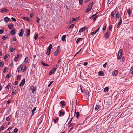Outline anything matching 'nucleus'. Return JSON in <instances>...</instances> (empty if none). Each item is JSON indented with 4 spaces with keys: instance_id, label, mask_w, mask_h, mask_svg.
Listing matches in <instances>:
<instances>
[{
    "instance_id": "nucleus-22",
    "label": "nucleus",
    "mask_w": 133,
    "mask_h": 133,
    "mask_svg": "<svg viewBox=\"0 0 133 133\" xmlns=\"http://www.w3.org/2000/svg\"><path fill=\"white\" fill-rule=\"evenodd\" d=\"M4 20L5 21L7 22L9 21L10 19L8 18L7 17H6L4 18Z\"/></svg>"
},
{
    "instance_id": "nucleus-49",
    "label": "nucleus",
    "mask_w": 133,
    "mask_h": 133,
    "mask_svg": "<svg viewBox=\"0 0 133 133\" xmlns=\"http://www.w3.org/2000/svg\"><path fill=\"white\" fill-rule=\"evenodd\" d=\"M21 77V75H18L17 77V80H18L20 79Z\"/></svg>"
},
{
    "instance_id": "nucleus-35",
    "label": "nucleus",
    "mask_w": 133,
    "mask_h": 133,
    "mask_svg": "<svg viewBox=\"0 0 133 133\" xmlns=\"http://www.w3.org/2000/svg\"><path fill=\"white\" fill-rule=\"evenodd\" d=\"M64 102H65L63 101H61L60 104H61V105L62 106H63L65 105Z\"/></svg>"
},
{
    "instance_id": "nucleus-20",
    "label": "nucleus",
    "mask_w": 133,
    "mask_h": 133,
    "mask_svg": "<svg viewBox=\"0 0 133 133\" xmlns=\"http://www.w3.org/2000/svg\"><path fill=\"white\" fill-rule=\"evenodd\" d=\"M8 38V36L7 35L3 36L2 37V39L4 40H5Z\"/></svg>"
},
{
    "instance_id": "nucleus-1",
    "label": "nucleus",
    "mask_w": 133,
    "mask_h": 133,
    "mask_svg": "<svg viewBox=\"0 0 133 133\" xmlns=\"http://www.w3.org/2000/svg\"><path fill=\"white\" fill-rule=\"evenodd\" d=\"M93 5V2H92L90 3L89 4V5L88 6V7L85 11L87 13L91 10Z\"/></svg>"
},
{
    "instance_id": "nucleus-42",
    "label": "nucleus",
    "mask_w": 133,
    "mask_h": 133,
    "mask_svg": "<svg viewBox=\"0 0 133 133\" xmlns=\"http://www.w3.org/2000/svg\"><path fill=\"white\" fill-rule=\"evenodd\" d=\"M28 61V57H26L25 59L24 62H25L26 63Z\"/></svg>"
},
{
    "instance_id": "nucleus-48",
    "label": "nucleus",
    "mask_w": 133,
    "mask_h": 133,
    "mask_svg": "<svg viewBox=\"0 0 133 133\" xmlns=\"http://www.w3.org/2000/svg\"><path fill=\"white\" fill-rule=\"evenodd\" d=\"M8 69V68L7 67H5L4 69L3 70V73H5L6 72V70Z\"/></svg>"
},
{
    "instance_id": "nucleus-16",
    "label": "nucleus",
    "mask_w": 133,
    "mask_h": 133,
    "mask_svg": "<svg viewBox=\"0 0 133 133\" xmlns=\"http://www.w3.org/2000/svg\"><path fill=\"white\" fill-rule=\"evenodd\" d=\"M22 65H21L19 67V68H18V72H21L22 70Z\"/></svg>"
},
{
    "instance_id": "nucleus-40",
    "label": "nucleus",
    "mask_w": 133,
    "mask_h": 133,
    "mask_svg": "<svg viewBox=\"0 0 133 133\" xmlns=\"http://www.w3.org/2000/svg\"><path fill=\"white\" fill-rule=\"evenodd\" d=\"M74 26V24H72L69 26V28H73Z\"/></svg>"
},
{
    "instance_id": "nucleus-37",
    "label": "nucleus",
    "mask_w": 133,
    "mask_h": 133,
    "mask_svg": "<svg viewBox=\"0 0 133 133\" xmlns=\"http://www.w3.org/2000/svg\"><path fill=\"white\" fill-rule=\"evenodd\" d=\"M9 56V55L8 54H6L4 56V58L5 59H6Z\"/></svg>"
},
{
    "instance_id": "nucleus-55",
    "label": "nucleus",
    "mask_w": 133,
    "mask_h": 133,
    "mask_svg": "<svg viewBox=\"0 0 133 133\" xmlns=\"http://www.w3.org/2000/svg\"><path fill=\"white\" fill-rule=\"evenodd\" d=\"M53 81H52L50 82V83H49V84H48V87H49L51 85V84L53 83Z\"/></svg>"
},
{
    "instance_id": "nucleus-8",
    "label": "nucleus",
    "mask_w": 133,
    "mask_h": 133,
    "mask_svg": "<svg viewBox=\"0 0 133 133\" xmlns=\"http://www.w3.org/2000/svg\"><path fill=\"white\" fill-rule=\"evenodd\" d=\"M87 28L86 27H83L82 28H81L79 31V33L82 32L84 31L86 29H87Z\"/></svg>"
},
{
    "instance_id": "nucleus-10",
    "label": "nucleus",
    "mask_w": 133,
    "mask_h": 133,
    "mask_svg": "<svg viewBox=\"0 0 133 133\" xmlns=\"http://www.w3.org/2000/svg\"><path fill=\"white\" fill-rule=\"evenodd\" d=\"M8 27L10 29H12L13 28V24L11 23L9 24L8 25Z\"/></svg>"
},
{
    "instance_id": "nucleus-19",
    "label": "nucleus",
    "mask_w": 133,
    "mask_h": 133,
    "mask_svg": "<svg viewBox=\"0 0 133 133\" xmlns=\"http://www.w3.org/2000/svg\"><path fill=\"white\" fill-rule=\"evenodd\" d=\"M59 112L60 114H59V116H63L64 115V113L61 111H60Z\"/></svg>"
},
{
    "instance_id": "nucleus-60",
    "label": "nucleus",
    "mask_w": 133,
    "mask_h": 133,
    "mask_svg": "<svg viewBox=\"0 0 133 133\" xmlns=\"http://www.w3.org/2000/svg\"><path fill=\"white\" fill-rule=\"evenodd\" d=\"M6 121L8 122V121H9L10 120V118L9 117H7L6 118Z\"/></svg>"
},
{
    "instance_id": "nucleus-56",
    "label": "nucleus",
    "mask_w": 133,
    "mask_h": 133,
    "mask_svg": "<svg viewBox=\"0 0 133 133\" xmlns=\"http://www.w3.org/2000/svg\"><path fill=\"white\" fill-rule=\"evenodd\" d=\"M107 63H105L103 65V66L104 68H106V65H107Z\"/></svg>"
},
{
    "instance_id": "nucleus-9",
    "label": "nucleus",
    "mask_w": 133,
    "mask_h": 133,
    "mask_svg": "<svg viewBox=\"0 0 133 133\" xmlns=\"http://www.w3.org/2000/svg\"><path fill=\"white\" fill-rule=\"evenodd\" d=\"M97 12H96L95 14H94L91 17V18H92V17H94V16H95L93 18V20L94 21L96 20V18L97 17V15L96 16V15L97 14Z\"/></svg>"
},
{
    "instance_id": "nucleus-54",
    "label": "nucleus",
    "mask_w": 133,
    "mask_h": 133,
    "mask_svg": "<svg viewBox=\"0 0 133 133\" xmlns=\"http://www.w3.org/2000/svg\"><path fill=\"white\" fill-rule=\"evenodd\" d=\"M79 3L81 4H82L83 3V0H79Z\"/></svg>"
},
{
    "instance_id": "nucleus-45",
    "label": "nucleus",
    "mask_w": 133,
    "mask_h": 133,
    "mask_svg": "<svg viewBox=\"0 0 133 133\" xmlns=\"http://www.w3.org/2000/svg\"><path fill=\"white\" fill-rule=\"evenodd\" d=\"M23 19H25V20H26L27 21H29V18L27 17H23Z\"/></svg>"
},
{
    "instance_id": "nucleus-21",
    "label": "nucleus",
    "mask_w": 133,
    "mask_h": 133,
    "mask_svg": "<svg viewBox=\"0 0 133 133\" xmlns=\"http://www.w3.org/2000/svg\"><path fill=\"white\" fill-rule=\"evenodd\" d=\"M7 9L5 8H3L1 10V12L2 13H3L7 11Z\"/></svg>"
},
{
    "instance_id": "nucleus-39",
    "label": "nucleus",
    "mask_w": 133,
    "mask_h": 133,
    "mask_svg": "<svg viewBox=\"0 0 133 133\" xmlns=\"http://www.w3.org/2000/svg\"><path fill=\"white\" fill-rule=\"evenodd\" d=\"M76 115H76V117L77 118H78L79 117V112H77L76 113Z\"/></svg>"
},
{
    "instance_id": "nucleus-2",
    "label": "nucleus",
    "mask_w": 133,
    "mask_h": 133,
    "mask_svg": "<svg viewBox=\"0 0 133 133\" xmlns=\"http://www.w3.org/2000/svg\"><path fill=\"white\" fill-rule=\"evenodd\" d=\"M122 51V49H121L119 51L117 55V59L118 60L120 59L121 58Z\"/></svg>"
},
{
    "instance_id": "nucleus-34",
    "label": "nucleus",
    "mask_w": 133,
    "mask_h": 133,
    "mask_svg": "<svg viewBox=\"0 0 133 133\" xmlns=\"http://www.w3.org/2000/svg\"><path fill=\"white\" fill-rule=\"evenodd\" d=\"M41 64L43 65L44 66H49V65L48 64L46 63H44L43 61H42L41 62Z\"/></svg>"
},
{
    "instance_id": "nucleus-7",
    "label": "nucleus",
    "mask_w": 133,
    "mask_h": 133,
    "mask_svg": "<svg viewBox=\"0 0 133 133\" xmlns=\"http://www.w3.org/2000/svg\"><path fill=\"white\" fill-rule=\"evenodd\" d=\"M56 69L53 68L50 71V72L49 73V75H52L54 72L56 70Z\"/></svg>"
},
{
    "instance_id": "nucleus-47",
    "label": "nucleus",
    "mask_w": 133,
    "mask_h": 133,
    "mask_svg": "<svg viewBox=\"0 0 133 133\" xmlns=\"http://www.w3.org/2000/svg\"><path fill=\"white\" fill-rule=\"evenodd\" d=\"M11 102V100L10 99L8 100L7 101V103L8 104H9Z\"/></svg>"
},
{
    "instance_id": "nucleus-64",
    "label": "nucleus",
    "mask_w": 133,
    "mask_h": 133,
    "mask_svg": "<svg viewBox=\"0 0 133 133\" xmlns=\"http://www.w3.org/2000/svg\"><path fill=\"white\" fill-rule=\"evenodd\" d=\"M12 40L13 41H16V38H15V37H13L12 38Z\"/></svg>"
},
{
    "instance_id": "nucleus-41",
    "label": "nucleus",
    "mask_w": 133,
    "mask_h": 133,
    "mask_svg": "<svg viewBox=\"0 0 133 133\" xmlns=\"http://www.w3.org/2000/svg\"><path fill=\"white\" fill-rule=\"evenodd\" d=\"M11 76V74H8L7 76L6 77L8 78H10Z\"/></svg>"
},
{
    "instance_id": "nucleus-14",
    "label": "nucleus",
    "mask_w": 133,
    "mask_h": 133,
    "mask_svg": "<svg viewBox=\"0 0 133 133\" xmlns=\"http://www.w3.org/2000/svg\"><path fill=\"white\" fill-rule=\"evenodd\" d=\"M127 12L129 15V17H130V16L131 15V11L130 9H128L127 10Z\"/></svg>"
},
{
    "instance_id": "nucleus-58",
    "label": "nucleus",
    "mask_w": 133,
    "mask_h": 133,
    "mask_svg": "<svg viewBox=\"0 0 133 133\" xmlns=\"http://www.w3.org/2000/svg\"><path fill=\"white\" fill-rule=\"evenodd\" d=\"M11 19L12 21H13L14 22H16V20L15 18L13 17H11Z\"/></svg>"
},
{
    "instance_id": "nucleus-36",
    "label": "nucleus",
    "mask_w": 133,
    "mask_h": 133,
    "mask_svg": "<svg viewBox=\"0 0 133 133\" xmlns=\"http://www.w3.org/2000/svg\"><path fill=\"white\" fill-rule=\"evenodd\" d=\"M50 50H48L47 49V52H46V55H49L50 53Z\"/></svg>"
},
{
    "instance_id": "nucleus-44",
    "label": "nucleus",
    "mask_w": 133,
    "mask_h": 133,
    "mask_svg": "<svg viewBox=\"0 0 133 133\" xmlns=\"http://www.w3.org/2000/svg\"><path fill=\"white\" fill-rule=\"evenodd\" d=\"M75 21V18H73L72 19H71L70 20V23H72L73 21Z\"/></svg>"
},
{
    "instance_id": "nucleus-13",
    "label": "nucleus",
    "mask_w": 133,
    "mask_h": 133,
    "mask_svg": "<svg viewBox=\"0 0 133 133\" xmlns=\"http://www.w3.org/2000/svg\"><path fill=\"white\" fill-rule=\"evenodd\" d=\"M109 33L108 31H107L106 32V34L105 35V37L106 39H107L109 37Z\"/></svg>"
},
{
    "instance_id": "nucleus-50",
    "label": "nucleus",
    "mask_w": 133,
    "mask_h": 133,
    "mask_svg": "<svg viewBox=\"0 0 133 133\" xmlns=\"http://www.w3.org/2000/svg\"><path fill=\"white\" fill-rule=\"evenodd\" d=\"M4 129V127L3 126H2L0 127V130H3Z\"/></svg>"
},
{
    "instance_id": "nucleus-25",
    "label": "nucleus",
    "mask_w": 133,
    "mask_h": 133,
    "mask_svg": "<svg viewBox=\"0 0 133 133\" xmlns=\"http://www.w3.org/2000/svg\"><path fill=\"white\" fill-rule=\"evenodd\" d=\"M111 19H112L113 17H114V15H115L114 12L113 11H112L111 13Z\"/></svg>"
},
{
    "instance_id": "nucleus-29",
    "label": "nucleus",
    "mask_w": 133,
    "mask_h": 133,
    "mask_svg": "<svg viewBox=\"0 0 133 133\" xmlns=\"http://www.w3.org/2000/svg\"><path fill=\"white\" fill-rule=\"evenodd\" d=\"M83 39L81 38H79L77 39L76 41V43H78L79 42L81 41Z\"/></svg>"
},
{
    "instance_id": "nucleus-33",
    "label": "nucleus",
    "mask_w": 133,
    "mask_h": 133,
    "mask_svg": "<svg viewBox=\"0 0 133 133\" xmlns=\"http://www.w3.org/2000/svg\"><path fill=\"white\" fill-rule=\"evenodd\" d=\"M52 48V45L50 44L48 47L47 49L48 50H51V49Z\"/></svg>"
},
{
    "instance_id": "nucleus-61",
    "label": "nucleus",
    "mask_w": 133,
    "mask_h": 133,
    "mask_svg": "<svg viewBox=\"0 0 133 133\" xmlns=\"http://www.w3.org/2000/svg\"><path fill=\"white\" fill-rule=\"evenodd\" d=\"M36 107H35L32 110V112H34L36 110Z\"/></svg>"
},
{
    "instance_id": "nucleus-32",
    "label": "nucleus",
    "mask_w": 133,
    "mask_h": 133,
    "mask_svg": "<svg viewBox=\"0 0 133 133\" xmlns=\"http://www.w3.org/2000/svg\"><path fill=\"white\" fill-rule=\"evenodd\" d=\"M99 75L101 76H103L104 75L103 72L102 71H100L98 72Z\"/></svg>"
},
{
    "instance_id": "nucleus-28",
    "label": "nucleus",
    "mask_w": 133,
    "mask_h": 133,
    "mask_svg": "<svg viewBox=\"0 0 133 133\" xmlns=\"http://www.w3.org/2000/svg\"><path fill=\"white\" fill-rule=\"evenodd\" d=\"M66 35H63L62 37V40L63 41H65V38L66 37Z\"/></svg>"
},
{
    "instance_id": "nucleus-17",
    "label": "nucleus",
    "mask_w": 133,
    "mask_h": 133,
    "mask_svg": "<svg viewBox=\"0 0 133 133\" xmlns=\"http://www.w3.org/2000/svg\"><path fill=\"white\" fill-rule=\"evenodd\" d=\"M59 52V50L58 49H57L56 51L54 53V55L55 56H56L58 54V53Z\"/></svg>"
},
{
    "instance_id": "nucleus-23",
    "label": "nucleus",
    "mask_w": 133,
    "mask_h": 133,
    "mask_svg": "<svg viewBox=\"0 0 133 133\" xmlns=\"http://www.w3.org/2000/svg\"><path fill=\"white\" fill-rule=\"evenodd\" d=\"M108 91V87L105 88L104 89V92H107Z\"/></svg>"
},
{
    "instance_id": "nucleus-53",
    "label": "nucleus",
    "mask_w": 133,
    "mask_h": 133,
    "mask_svg": "<svg viewBox=\"0 0 133 133\" xmlns=\"http://www.w3.org/2000/svg\"><path fill=\"white\" fill-rule=\"evenodd\" d=\"M14 131L15 133H16L18 131V129H17L16 128L14 130Z\"/></svg>"
},
{
    "instance_id": "nucleus-15",
    "label": "nucleus",
    "mask_w": 133,
    "mask_h": 133,
    "mask_svg": "<svg viewBox=\"0 0 133 133\" xmlns=\"http://www.w3.org/2000/svg\"><path fill=\"white\" fill-rule=\"evenodd\" d=\"M80 89L81 90V92L82 93H85L87 95H88L89 92L88 91H87L86 90H84L83 91H82V90L81 88H80Z\"/></svg>"
},
{
    "instance_id": "nucleus-30",
    "label": "nucleus",
    "mask_w": 133,
    "mask_h": 133,
    "mask_svg": "<svg viewBox=\"0 0 133 133\" xmlns=\"http://www.w3.org/2000/svg\"><path fill=\"white\" fill-rule=\"evenodd\" d=\"M122 21H119V22L118 23V24L117 25V28H118L120 25H121V24H122Z\"/></svg>"
},
{
    "instance_id": "nucleus-24",
    "label": "nucleus",
    "mask_w": 133,
    "mask_h": 133,
    "mask_svg": "<svg viewBox=\"0 0 133 133\" xmlns=\"http://www.w3.org/2000/svg\"><path fill=\"white\" fill-rule=\"evenodd\" d=\"M99 108V105H97L95 108V110L96 111L98 110Z\"/></svg>"
},
{
    "instance_id": "nucleus-3",
    "label": "nucleus",
    "mask_w": 133,
    "mask_h": 133,
    "mask_svg": "<svg viewBox=\"0 0 133 133\" xmlns=\"http://www.w3.org/2000/svg\"><path fill=\"white\" fill-rule=\"evenodd\" d=\"M24 32L23 30L21 29L19 31V32L18 33L19 36L20 37H22L23 35Z\"/></svg>"
},
{
    "instance_id": "nucleus-27",
    "label": "nucleus",
    "mask_w": 133,
    "mask_h": 133,
    "mask_svg": "<svg viewBox=\"0 0 133 133\" xmlns=\"http://www.w3.org/2000/svg\"><path fill=\"white\" fill-rule=\"evenodd\" d=\"M16 88H14V89L13 91L12 92V95H14V94H16Z\"/></svg>"
},
{
    "instance_id": "nucleus-6",
    "label": "nucleus",
    "mask_w": 133,
    "mask_h": 133,
    "mask_svg": "<svg viewBox=\"0 0 133 133\" xmlns=\"http://www.w3.org/2000/svg\"><path fill=\"white\" fill-rule=\"evenodd\" d=\"M25 82V79H24L20 83L19 85L20 86H23Z\"/></svg>"
},
{
    "instance_id": "nucleus-12",
    "label": "nucleus",
    "mask_w": 133,
    "mask_h": 133,
    "mask_svg": "<svg viewBox=\"0 0 133 133\" xmlns=\"http://www.w3.org/2000/svg\"><path fill=\"white\" fill-rule=\"evenodd\" d=\"M118 71L117 70H115L112 72V74L113 76H116L117 74Z\"/></svg>"
},
{
    "instance_id": "nucleus-38",
    "label": "nucleus",
    "mask_w": 133,
    "mask_h": 133,
    "mask_svg": "<svg viewBox=\"0 0 133 133\" xmlns=\"http://www.w3.org/2000/svg\"><path fill=\"white\" fill-rule=\"evenodd\" d=\"M4 65V63L3 61L0 62V66L2 67Z\"/></svg>"
},
{
    "instance_id": "nucleus-46",
    "label": "nucleus",
    "mask_w": 133,
    "mask_h": 133,
    "mask_svg": "<svg viewBox=\"0 0 133 133\" xmlns=\"http://www.w3.org/2000/svg\"><path fill=\"white\" fill-rule=\"evenodd\" d=\"M18 59V57H15L14 58V60L15 62L17 61Z\"/></svg>"
},
{
    "instance_id": "nucleus-52",
    "label": "nucleus",
    "mask_w": 133,
    "mask_h": 133,
    "mask_svg": "<svg viewBox=\"0 0 133 133\" xmlns=\"http://www.w3.org/2000/svg\"><path fill=\"white\" fill-rule=\"evenodd\" d=\"M4 30H3L2 29H1L0 30V34H2Z\"/></svg>"
},
{
    "instance_id": "nucleus-62",
    "label": "nucleus",
    "mask_w": 133,
    "mask_h": 133,
    "mask_svg": "<svg viewBox=\"0 0 133 133\" xmlns=\"http://www.w3.org/2000/svg\"><path fill=\"white\" fill-rule=\"evenodd\" d=\"M112 25H111L109 26V30H111V29L112 28Z\"/></svg>"
},
{
    "instance_id": "nucleus-63",
    "label": "nucleus",
    "mask_w": 133,
    "mask_h": 133,
    "mask_svg": "<svg viewBox=\"0 0 133 133\" xmlns=\"http://www.w3.org/2000/svg\"><path fill=\"white\" fill-rule=\"evenodd\" d=\"M75 36V35L74 34H72L71 35V37L72 38H73Z\"/></svg>"
},
{
    "instance_id": "nucleus-11",
    "label": "nucleus",
    "mask_w": 133,
    "mask_h": 133,
    "mask_svg": "<svg viewBox=\"0 0 133 133\" xmlns=\"http://www.w3.org/2000/svg\"><path fill=\"white\" fill-rule=\"evenodd\" d=\"M16 30L15 29L11 30L10 32V34L12 35H14L15 33Z\"/></svg>"
},
{
    "instance_id": "nucleus-43",
    "label": "nucleus",
    "mask_w": 133,
    "mask_h": 133,
    "mask_svg": "<svg viewBox=\"0 0 133 133\" xmlns=\"http://www.w3.org/2000/svg\"><path fill=\"white\" fill-rule=\"evenodd\" d=\"M36 20H37V23H38L39 22L40 18H38V17H36Z\"/></svg>"
},
{
    "instance_id": "nucleus-51",
    "label": "nucleus",
    "mask_w": 133,
    "mask_h": 133,
    "mask_svg": "<svg viewBox=\"0 0 133 133\" xmlns=\"http://www.w3.org/2000/svg\"><path fill=\"white\" fill-rule=\"evenodd\" d=\"M22 56V55L21 54H19L17 55V57L18 58H20Z\"/></svg>"
},
{
    "instance_id": "nucleus-18",
    "label": "nucleus",
    "mask_w": 133,
    "mask_h": 133,
    "mask_svg": "<svg viewBox=\"0 0 133 133\" xmlns=\"http://www.w3.org/2000/svg\"><path fill=\"white\" fill-rule=\"evenodd\" d=\"M38 36V35L37 34H35L34 36V39L35 40L37 39V38Z\"/></svg>"
},
{
    "instance_id": "nucleus-31",
    "label": "nucleus",
    "mask_w": 133,
    "mask_h": 133,
    "mask_svg": "<svg viewBox=\"0 0 133 133\" xmlns=\"http://www.w3.org/2000/svg\"><path fill=\"white\" fill-rule=\"evenodd\" d=\"M15 50V48L13 47L9 49L11 52H13Z\"/></svg>"
},
{
    "instance_id": "nucleus-59",
    "label": "nucleus",
    "mask_w": 133,
    "mask_h": 133,
    "mask_svg": "<svg viewBox=\"0 0 133 133\" xmlns=\"http://www.w3.org/2000/svg\"><path fill=\"white\" fill-rule=\"evenodd\" d=\"M18 82L17 81H15L14 82V85H16L17 84Z\"/></svg>"
},
{
    "instance_id": "nucleus-5",
    "label": "nucleus",
    "mask_w": 133,
    "mask_h": 133,
    "mask_svg": "<svg viewBox=\"0 0 133 133\" xmlns=\"http://www.w3.org/2000/svg\"><path fill=\"white\" fill-rule=\"evenodd\" d=\"M30 89L32 90V92L33 93L36 90V87H34L33 86H32L30 87Z\"/></svg>"
},
{
    "instance_id": "nucleus-4",
    "label": "nucleus",
    "mask_w": 133,
    "mask_h": 133,
    "mask_svg": "<svg viewBox=\"0 0 133 133\" xmlns=\"http://www.w3.org/2000/svg\"><path fill=\"white\" fill-rule=\"evenodd\" d=\"M25 35L26 36H29L30 35V30L29 29H27L25 32Z\"/></svg>"
},
{
    "instance_id": "nucleus-57",
    "label": "nucleus",
    "mask_w": 133,
    "mask_h": 133,
    "mask_svg": "<svg viewBox=\"0 0 133 133\" xmlns=\"http://www.w3.org/2000/svg\"><path fill=\"white\" fill-rule=\"evenodd\" d=\"M80 17L78 16L75 18V21L77 20H78L79 19Z\"/></svg>"
},
{
    "instance_id": "nucleus-26",
    "label": "nucleus",
    "mask_w": 133,
    "mask_h": 133,
    "mask_svg": "<svg viewBox=\"0 0 133 133\" xmlns=\"http://www.w3.org/2000/svg\"><path fill=\"white\" fill-rule=\"evenodd\" d=\"M120 15L119 12L117 13L116 14V17L118 19Z\"/></svg>"
}]
</instances>
